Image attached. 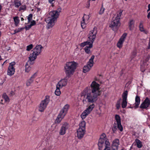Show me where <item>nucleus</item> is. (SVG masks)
<instances>
[{"label": "nucleus", "instance_id": "obj_3", "mask_svg": "<svg viewBox=\"0 0 150 150\" xmlns=\"http://www.w3.org/2000/svg\"><path fill=\"white\" fill-rule=\"evenodd\" d=\"M77 63L74 61L66 62L64 66V71L66 78H69L73 74L76 68Z\"/></svg>", "mask_w": 150, "mask_h": 150}, {"label": "nucleus", "instance_id": "obj_47", "mask_svg": "<svg viewBox=\"0 0 150 150\" xmlns=\"http://www.w3.org/2000/svg\"><path fill=\"white\" fill-rule=\"evenodd\" d=\"M86 23L85 22H81V25L83 29H84L86 27Z\"/></svg>", "mask_w": 150, "mask_h": 150}, {"label": "nucleus", "instance_id": "obj_41", "mask_svg": "<svg viewBox=\"0 0 150 150\" xmlns=\"http://www.w3.org/2000/svg\"><path fill=\"white\" fill-rule=\"evenodd\" d=\"M25 28L24 27L20 28H18V29L15 30L14 31V33H13V34H15L16 33H18L21 31H22Z\"/></svg>", "mask_w": 150, "mask_h": 150}, {"label": "nucleus", "instance_id": "obj_50", "mask_svg": "<svg viewBox=\"0 0 150 150\" xmlns=\"http://www.w3.org/2000/svg\"><path fill=\"white\" fill-rule=\"evenodd\" d=\"M116 108L117 109H119L120 107V104H117V103L116 104Z\"/></svg>", "mask_w": 150, "mask_h": 150}, {"label": "nucleus", "instance_id": "obj_43", "mask_svg": "<svg viewBox=\"0 0 150 150\" xmlns=\"http://www.w3.org/2000/svg\"><path fill=\"white\" fill-rule=\"evenodd\" d=\"M84 17H85V18H87L88 20L90 18V16L89 15H87L86 14H84L83 16L82 17V21L81 22H85V18Z\"/></svg>", "mask_w": 150, "mask_h": 150}, {"label": "nucleus", "instance_id": "obj_62", "mask_svg": "<svg viewBox=\"0 0 150 150\" xmlns=\"http://www.w3.org/2000/svg\"><path fill=\"white\" fill-rule=\"evenodd\" d=\"M133 54H134V56H135L136 55V52H133Z\"/></svg>", "mask_w": 150, "mask_h": 150}, {"label": "nucleus", "instance_id": "obj_64", "mask_svg": "<svg viewBox=\"0 0 150 150\" xmlns=\"http://www.w3.org/2000/svg\"><path fill=\"white\" fill-rule=\"evenodd\" d=\"M4 64H5V63H4L3 64H2L1 66H2V67H3V66H4Z\"/></svg>", "mask_w": 150, "mask_h": 150}, {"label": "nucleus", "instance_id": "obj_42", "mask_svg": "<svg viewBox=\"0 0 150 150\" xmlns=\"http://www.w3.org/2000/svg\"><path fill=\"white\" fill-rule=\"evenodd\" d=\"M33 18V14L31 13L27 17V19L28 20V23H30V21L32 20Z\"/></svg>", "mask_w": 150, "mask_h": 150}, {"label": "nucleus", "instance_id": "obj_15", "mask_svg": "<svg viewBox=\"0 0 150 150\" xmlns=\"http://www.w3.org/2000/svg\"><path fill=\"white\" fill-rule=\"evenodd\" d=\"M86 130H83L81 128H79L77 130V137L78 139H81L83 137L85 133Z\"/></svg>", "mask_w": 150, "mask_h": 150}, {"label": "nucleus", "instance_id": "obj_7", "mask_svg": "<svg viewBox=\"0 0 150 150\" xmlns=\"http://www.w3.org/2000/svg\"><path fill=\"white\" fill-rule=\"evenodd\" d=\"M50 96H46L45 97V99L42 101L40 104L39 110L40 112H43L47 107V106L50 102Z\"/></svg>", "mask_w": 150, "mask_h": 150}, {"label": "nucleus", "instance_id": "obj_55", "mask_svg": "<svg viewBox=\"0 0 150 150\" xmlns=\"http://www.w3.org/2000/svg\"><path fill=\"white\" fill-rule=\"evenodd\" d=\"M148 9L147 10V12H148L150 11V4H149L148 5Z\"/></svg>", "mask_w": 150, "mask_h": 150}, {"label": "nucleus", "instance_id": "obj_4", "mask_svg": "<svg viewBox=\"0 0 150 150\" xmlns=\"http://www.w3.org/2000/svg\"><path fill=\"white\" fill-rule=\"evenodd\" d=\"M97 33V28L96 27H94L93 30L89 32L88 35V38L91 40V42L88 46H86L84 48L85 51L87 54H89L91 53L90 48L93 47V44L96 38Z\"/></svg>", "mask_w": 150, "mask_h": 150}, {"label": "nucleus", "instance_id": "obj_53", "mask_svg": "<svg viewBox=\"0 0 150 150\" xmlns=\"http://www.w3.org/2000/svg\"><path fill=\"white\" fill-rule=\"evenodd\" d=\"M104 150H110V147H105Z\"/></svg>", "mask_w": 150, "mask_h": 150}, {"label": "nucleus", "instance_id": "obj_33", "mask_svg": "<svg viewBox=\"0 0 150 150\" xmlns=\"http://www.w3.org/2000/svg\"><path fill=\"white\" fill-rule=\"evenodd\" d=\"M2 97L5 100L6 102H9V98L5 93L3 94Z\"/></svg>", "mask_w": 150, "mask_h": 150}, {"label": "nucleus", "instance_id": "obj_12", "mask_svg": "<svg viewBox=\"0 0 150 150\" xmlns=\"http://www.w3.org/2000/svg\"><path fill=\"white\" fill-rule=\"evenodd\" d=\"M150 105V99L146 97L143 102L141 104L140 108L141 109H147Z\"/></svg>", "mask_w": 150, "mask_h": 150}, {"label": "nucleus", "instance_id": "obj_59", "mask_svg": "<svg viewBox=\"0 0 150 150\" xmlns=\"http://www.w3.org/2000/svg\"><path fill=\"white\" fill-rule=\"evenodd\" d=\"M134 107H133V106H132V107H131V106H130V107H129V106H128L127 108H134Z\"/></svg>", "mask_w": 150, "mask_h": 150}, {"label": "nucleus", "instance_id": "obj_56", "mask_svg": "<svg viewBox=\"0 0 150 150\" xmlns=\"http://www.w3.org/2000/svg\"><path fill=\"white\" fill-rule=\"evenodd\" d=\"M121 100V98H120L118 100L117 103V104H120V101Z\"/></svg>", "mask_w": 150, "mask_h": 150}, {"label": "nucleus", "instance_id": "obj_36", "mask_svg": "<svg viewBox=\"0 0 150 150\" xmlns=\"http://www.w3.org/2000/svg\"><path fill=\"white\" fill-rule=\"evenodd\" d=\"M115 119L117 122V123L121 122L120 117L119 115H115Z\"/></svg>", "mask_w": 150, "mask_h": 150}, {"label": "nucleus", "instance_id": "obj_21", "mask_svg": "<svg viewBox=\"0 0 150 150\" xmlns=\"http://www.w3.org/2000/svg\"><path fill=\"white\" fill-rule=\"evenodd\" d=\"M33 56V54H32V55L30 54V57H29V60L27 62L28 64L29 63L30 65H33L34 64L33 61L36 59V57Z\"/></svg>", "mask_w": 150, "mask_h": 150}, {"label": "nucleus", "instance_id": "obj_2", "mask_svg": "<svg viewBox=\"0 0 150 150\" xmlns=\"http://www.w3.org/2000/svg\"><path fill=\"white\" fill-rule=\"evenodd\" d=\"M59 12L57 10L53 11H51L49 13L48 18L45 21L47 23L46 27L47 29L52 28L54 25L55 22L57 21V19L59 16V13L61 12V8L58 9Z\"/></svg>", "mask_w": 150, "mask_h": 150}, {"label": "nucleus", "instance_id": "obj_23", "mask_svg": "<svg viewBox=\"0 0 150 150\" xmlns=\"http://www.w3.org/2000/svg\"><path fill=\"white\" fill-rule=\"evenodd\" d=\"M139 29L142 32H143L145 34H147L148 32V31L145 30L143 25V22H140L139 25Z\"/></svg>", "mask_w": 150, "mask_h": 150}, {"label": "nucleus", "instance_id": "obj_35", "mask_svg": "<svg viewBox=\"0 0 150 150\" xmlns=\"http://www.w3.org/2000/svg\"><path fill=\"white\" fill-rule=\"evenodd\" d=\"M105 147H110V144L109 141V139L106 137V139H105Z\"/></svg>", "mask_w": 150, "mask_h": 150}, {"label": "nucleus", "instance_id": "obj_31", "mask_svg": "<svg viewBox=\"0 0 150 150\" xmlns=\"http://www.w3.org/2000/svg\"><path fill=\"white\" fill-rule=\"evenodd\" d=\"M14 4L15 7L18 8L21 4V3L20 1H19L18 0H15L14 1Z\"/></svg>", "mask_w": 150, "mask_h": 150}, {"label": "nucleus", "instance_id": "obj_45", "mask_svg": "<svg viewBox=\"0 0 150 150\" xmlns=\"http://www.w3.org/2000/svg\"><path fill=\"white\" fill-rule=\"evenodd\" d=\"M32 26L30 24V25H28L27 26H25V28L26 30H29L30 28Z\"/></svg>", "mask_w": 150, "mask_h": 150}, {"label": "nucleus", "instance_id": "obj_27", "mask_svg": "<svg viewBox=\"0 0 150 150\" xmlns=\"http://www.w3.org/2000/svg\"><path fill=\"white\" fill-rule=\"evenodd\" d=\"M94 57L95 56L94 55L92 56L89 61L88 62V65H90V67H93V66L94 63L93 59Z\"/></svg>", "mask_w": 150, "mask_h": 150}, {"label": "nucleus", "instance_id": "obj_17", "mask_svg": "<svg viewBox=\"0 0 150 150\" xmlns=\"http://www.w3.org/2000/svg\"><path fill=\"white\" fill-rule=\"evenodd\" d=\"M119 144V140L118 139H116L112 142V144L113 150H118Z\"/></svg>", "mask_w": 150, "mask_h": 150}, {"label": "nucleus", "instance_id": "obj_49", "mask_svg": "<svg viewBox=\"0 0 150 150\" xmlns=\"http://www.w3.org/2000/svg\"><path fill=\"white\" fill-rule=\"evenodd\" d=\"M90 1H89L88 0L87 1V4L86 5V7L87 8H89L90 7Z\"/></svg>", "mask_w": 150, "mask_h": 150}, {"label": "nucleus", "instance_id": "obj_39", "mask_svg": "<svg viewBox=\"0 0 150 150\" xmlns=\"http://www.w3.org/2000/svg\"><path fill=\"white\" fill-rule=\"evenodd\" d=\"M117 128L121 131L122 132L123 131V127L121 125V122L117 123Z\"/></svg>", "mask_w": 150, "mask_h": 150}, {"label": "nucleus", "instance_id": "obj_34", "mask_svg": "<svg viewBox=\"0 0 150 150\" xmlns=\"http://www.w3.org/2000/svg\"><path fill=\"white\" fill-rule=\"evenodd\" d=\"M31 67L30 66L28 65L27 63L25 65V72L28 73L31 70Z\"/></svg>", "mask_w": 150, "mask_h": 150}, {"label": "nucleus", "instance_id": "obj_57", "mask_svg": "<svg viewBox=\"0 0 150 150\" xmlns=\"http://www.w3.org/2000/svg\"><path fill=\"white\" fill-rule=\"evenodd\" d=\"M37 11H39L41 10L40 8H37Z\"/></svg>", "mask_w": 150, "mask_h": 150}, {"label": "nucleus", "instance_id": "obj_63", "mask_svg": "<svg viewBox=\"0 0 150 150\" xmlns=\"http://www.w3.org/2000/svg\"><path fill=\"white\" fill-rule=\"evenodd\" d=\"M40 2H38V3H37V5H40Z\"/></svg>", "mask_w": 150, "mask_h": 150}, {"label": "nucleus", "instance_id": "obj_26", "mask_svg": "<svg viewBox=\"0 0 150 150\" xmlns=\"http://www.w3.org/2000/svg\"><path fill=\"white\" fill-rule=\"evenodd\" d=\"M135 142L136 143L137 146L138 148H140L142 146V142L139 139H135Z\"/></svg>", "mask_w": 150, "mask_h": 150}, {"label": "nucleus", "instance_id": "obj_25", "mask_svg": "<svg viewBox=\"0 0 150 150\" xmlns=\"http://www.w3.org/2000/svg\"><path fill=\"white\" fill-rule=\"evenodd\" d=\"M92 67H90V65H88V63L87 65L84 66L83 68V72L85 73L89 71Z\"/></svg>", "mask_w": 150, "mask_h": 150}, {"label": "nucleus", "instance_id": "obj_52", "mask_svg": "<svg viewBox=\"0 0 150 150\" xmlns=\"http://www.w3.org/2000/svg\"><path fill=\"white\" fill-rule=\"evenodd\" d=\"M54 1V0H48V1L50 4H53V2Z\"/></svg>", "mask_w": 150, "mask_h": 150}, {"label": "nucleus", "instance_id": "obj_19", "mask_svg": "<svg viewBox=\"0 0 150 150\" xmlns=\"http://www.w3.org/2000/svg\"><path fill=\"white\" fill-rule=\"evenodd\" d=\"M64 116V115L59 112L55 121V123L57 124L59 123Z\"/></svg>", "mask_w": 150, "mask_h": 150}, {"label": "nucleus", "instance_id": "obj_48", "mask_svg": "<svg viewBox=\"0 0 150 150\" xmlns=\"http://www.w3.org/2000/svg\"><path fill=\"white\" fill-rule=\"evenodd\" d=\"M31 23L30 25L32 26H33L36 25V22L34 20H33L32 21H30Z\"/></svg>", "mask_w": 150, "mask_h": 150}, {"label": "nucleus", "instance_id": "obj_40", "mask_svg": "<svg viewBox=\"0 0 150 150\" xmlns=\"http://www.w3.org/2000/svg\"><path fill=\"white\" fill-rule=\"evenodd\" d=\"M105 10V9L103 8V5L102 4L100 9L99 12V14L100 15H102V14H103Z\"/></svg>", "mask_w": 150, "mask_h": 150}, {"label": "nucleus", "instance_id": "obj_8", "mask_svg": "<svg viewBox=\"0 0 150 150\" xmlns=\"http://www.w3.org/2000/svg\"><path fill=\"white\" fill-rule=\"evenodd\" d=\"M16 62H15L9 63L7 71L8 75L11 76L14 74L15 69L14 66Z\"/></svg>", "mask_w": 150, "mask_h": 150}, {"label": "nucleus", "instance_id": "obj_29", "mask_svg": "<svg viewBox=\"0 0 150 150\" xmlns=\"http://www.w3.org/2000/svg\"><path fill=\"white\" fill-rule=\"evenodd\" d=\"M88 39H89L87 41L82 42L81 44V47H83L85 46L88 45H89L90 43H91V41L90 40H90L89 38H88Z\"/></svg>", "mask_w": 150, "mask_h": 150}, {"label": "nucleus", "instance_id": "obj_30", "mask_svg": "<svg viewBox=\"0 0 150 150\" xmlns=\"http://www.w3.org/2000/svg\"><path fill=\"white\" fill-rule=\"evenodd\" d=\"M13 19L15 25L16 26H17L20 22V20L19 17L18 16H15L13 18Z\"/></svg>", "mask_w": 150, "mask_h": 150}, {"label": "nucleus", "instance_id": "obj_14", "mask_svg": "<svg viewBox=\"0 0 150 150\" xmlns=\"http://www.w3.org/2000/svg\"><path fill=\"white\" fill-rule=\"evenodd\" d=\"M68 124L67 122L64 123L61 127L59 132V134L61 135H64L65 134L66 131L68 128Z\"/></svg>", "mask_w": 150, "mask_h": 150}, {"label": "nucleus", "instance_id": "obj_44", "mask_svg": "<svg viewBox=\"0 0 150 150\" xmlns=\"http://www.w3.org/2000/svg\"><path fill=\"white\" fill-rule=\"evenodd\" d=\"M33 47V45L32 44H30L27 47L26 50L28 51H30Z\"/></svg>", "mask_w": 150, "mask_h": 150}, {"label": "nucleus", "instance_id": "obj_20", "mask_svg": "<svg viewBox=\"0 0 150 150\" xmlns=\"http://www.w3.org/2000/svg\"><path fill=\"white\" fill-rule=\"evenodd\" d=\"M69 108V105L68 104L66 105L62 109L60 110V112L65 116Z\"/></svg>", "mask_w": 150, "mask_h": 150}, {"label": "nucleus", "instance_id": "obj_24", "mask_svg": "<svg viewBox=\"0 0 150 150\" xmlns=\"http://www.w3.org/2000/svg\"><path fill=\"white\" fill-rule=\"evenodd\" d=\"M134 22L133 20H131L130 21L129 23V27L130 30H132L134 28Z\"/></svg>", "mask_w": 150, "mask_h": 150}, {"label": "nucleus", "instance_id": "obj_58", "mask_svg": "<svg viewBox=\"0 0 150 150\" xmlns=\"http://www.w3.org/2000/svg\"><path fill=\"white\" fill-rule=\"evenodd\" d=\"M131 83V81H129L127 82V84H130Z\"/></svg>", "mask_w": 150, "mask_h": 150}, {"label": "nucleus", "instance_id": "obj_32", "mask_svg": "<svg viewBox=\"0 0 150 150\" xmlns=\"http://www.w3.org/2000/svg\"><path fill=\"white\" fill-rule=\"evenodd\" d=\"M57 88L55 91V95L57 96H59L61 94V92L60 90V87L59 86L56 87Z\"/></svg>", "mask_w": 150, "mask_h": 150}, {"label": "nucleus", "instance_id": "obj_60", "mask_svg": "<svg viewBox=\"0 0 150 150\" xmlns=\"http://www.w3.org/2000/svg\"><path fill=\"white\" fill-rule=\"evenodd\" d=\"M8 61V60H6L4 63H7Z\"/></svg>", "mask_w": 150, "mask_h": 150}, {"label": "nucleus", "instance_id": "obj_46", "mask_svg": "<svg viewBox=\"0 0 150 150\" xmlns=\"http://www.w3.org/2000/svg\"><path fill=\"white\" fill-rule=\"evenodd\" d=\"M26 6L25 5L23 6H22L20 7V9L21 10H25L26 9Z\"/></svg>", "mask_w": 150, "mask_h": 150}, {"label": "nucleus", "instance_id": "obj_28", "mask_svg": "<svg viewBox=\"0 0 150 150\" xmlns=\"http://www.w3.org/2000/svg\"><path fill=\"white\" fill-rule=\"evenodd\" d=\"M86 125V123L84 121H82L79 124V128L85 130Z\"/></svg>", "mask_w": 150, "mask_h": 150}, {"label": "nucleus", "instance_id": "obj_51", "mask_svg": "<svg viewBox=\"0 0 150 150\" xmlns=\"http://www.w3.org/2000/svg\"><path fill=\"white\" fill-rule=\"evenodd\" d=\"M4 142V139L1 138H0V144H2Z\"/></svg>", "mask_w": 150, "mask_h": 150}, {"label": "nucleus", "instance_id": "obj_10", "mask_svg": "<svg viewBox=\"0 0 150 150\" xmlns=\"http://www.w3.org/2000/svg\"><path fill=\"white\" fill-rule=\"evenodd\" d=\"M42 47L41 45H38L36 46L32 50L33 53L30 55L33 54L34 57L37 58L38 55H39L41 51V49Z\"/></svg>", "mask_w": 150, "mask_h": 150}, {"label": "nucleus", "instance_id": "obj_5", "mask_svg": "<svg viewBox=\"0 0 150 150\" xmlns=\"http://www.w3.org/2000/svg\"><path fill=\"white\" fill-rule=\"evenodd\" d=\"M90 90L91 92L100 96L101 94L100 89V85L95 81H93L91 84Z\"/></svg>", "mask_w": 150, "mask_h": 150}, {"label": "nucleus", "instance_id": "obj_1", "mask_svg": "<svg viewBox=\"0 0 150 150\" xmlns=\"http://www.w3.org/2000/svg\"><path fill=\"white\" fill-rule=\"evenodd\" d=\"M88 88L86 87L82 93V96L85 98L86 100L89 103H92L85 110L81 115L82 119H84L89 114L95 107L93 103L96 102L98 99V97L99 95L92 92H88Z\"/></svg>", "mask_w": 150, "mask_h": 150}, {"label": "nucleus", "instance_id": "obj_37", "mask_svg": "<svg viewBox=\"0 0 150 150\" xmlns=\"http://www.w3.org/2000/svg\"><path fill=\"white\" fill-rule=\"evenodd\" d=\"M122 10H120L119 12L117 14V16L115 18L120 20L121 16L122 14Z\"/></svg>", "mask_w": 150, "mask_h": 150}, {"label": "nucleus", "instance_id": "obj_16", "mask_svg": "<svg viewBox=\"0 0 150 150\" xmlns=\"http://www.w3.org/2000/svg\"><path fill=\"white\" fill-rule=\"evenodd\" d=\"M68 79V78H66V77L65 78L62 79L57 84V86H59L61 88L63 86H65L67 84Z\"/></svg>", "mask_w": 150, "mask_h": 150}, {"label": "nucleus", "instance_id": "obj_22", "mask_svg": "<svg viewBox=\"0 0 150 150\" xmlns=\"http://www.w3.org/2000/svg\"><path fill=\"white\" fill-rule=\"evenodd\" d=\"M140 99L139 97L137 95L136 96L135 99V105L134 106L135 109H136L138 107L140 103Z\"/></svg>", "mask_w": 150, "mask_h": 150}, {"label": "nucleus", "instance_id": "obj_13", "mask_svg": "<svg viewBox=\"0 0 150 150\" xmlns=\"http://www.w3.org/2000/svg\"><path fill=\"white\" fill-rule=\"evenodd\" d=\"M127 35V33H125L121 36L117 44V46L118 47L121 48L122 47L123 42Z\"/></svg>", "mask_w": 150, "mask_h": 150}, {"label": "nucleus", "instance_id": "obj_38", "mask_svg": "<svg viewBox=\"0 0 150 150\" xmlns=\"http://www.w3.org/2000/svg\"><path fill=\"white\" fill-rule=\"evenodd\" d=\"M117 124L115 123H114L112 128V130L113 133H115V132L117 130Z\"/></svg>", "mask_w": 150, "mask_h": 150}, {"label": "nucleus", "instance_id": "obj_6", "mask_svg": "<svg viewBox=\"0 0 150 150\" xmlns=\"http://www.w3.org/2000/svg\"><path fill=\"white\" fill-rule=\"evenodd\" d=\"M121 25L120 20L115 18L111 22L109 25V27L114 31H117Z\"/></svg>", "mask_w": 150, "mask_h": 150}, {"label": "nucleus", "instance_id": "obj_61", "mask_svg": "<svg viewBox=\"0 0 150 150\" xmlns=\"http://www.w3.org/2000/svg\"><path fill=\"white\" fill-rule=\"evenodd\" d=\"M21 19L22 21H23L24 20V19L23 17L21 18Z\"/></svg>", "mask_w": 150, "mask_h": 150}, {"label": "nucleus", "instance_id": "obj_11", "mask_svg": "<svg viewBox=\"0 0 150 150\" xmlns=\"http://www.w3.org/2000/svg\"><path fill=\"white\" fill-rule=\"evenodd\" d=\"M106 139V135L104 133H103L101 135L98 143V146L99 149L103 147L105 142V139Z\"/></svg>", "mask_w": 150, "mask_h": 150}, {"label": "nucleus", "instance_id": "obj_54", "mask_svg": "<svg viewBox=\"0 0 150 150\" xmlns=\"http://www.w3.org/2000/svg\"><path fill=\"white\" fill-rule=\"evenodd\" d=\"M147 17L149 19L150 18V11L148 13V14Z\"/></svg>", "mask_w": 150, "mask_h": 150}, {"label": "nucleus", "instance_id": "obj_9", "mask_svg": "<svg viewBox=\"0 0 150 150\" xmlns=\"http://www.w3.org/2000/svg\"><path fill=\"white\" fill-rule=\"evenodd\" d=\"M128 93V91L126 90L124 91L122 95V107L123 108H125L127 105V98Z\"/></svg>", "mask_w": 150, "mask_h": 150}, {"label": "nucleus", "instance_id": "obj_18", "mask_svg": "<svg viewBox=\"0 0 150 150\" xmlns=\"http://www.w3.org/2000/svg\"><path fill=\"white\" fill-rule=\"evenodd\" d=\"M37 74L36 73H35L26 82V85L27 86H30L31 84L33 83L34 79L36 77Z\"/></svg>", "mask_w": 150, "mask_h": 150}]
</instances>
